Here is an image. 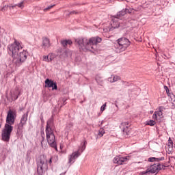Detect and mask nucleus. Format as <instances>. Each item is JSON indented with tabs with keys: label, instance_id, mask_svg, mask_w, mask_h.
<instances>
[{
	"label": "nucleus",
	"instance_id": "obj_8",
	"mask_svg": "<svg viewBox=\"0 0 175 175\" xmlns=\"http://www.w3.org/2000/svg\"><path fill=\"white\" fill-rule=\"evenodd\" d=\"M28 113L29 111H27L26 113H24L21 118L20 123L17 126V133L20 135V133H23V129L24 128V125H26L27 121H28Z\"/></svg>",
	"mask_w": 175,
	"mask_h": 175
},
{
	"label": "nucleus",
	"instance_id": "obj_22",
	"mask_svg": "<svg viewBox=\"0 0 175 175\" xmlns=\"http://www.w3.org/2000/svg\"><path fill=\"white\" fill-rule=\"evenodd\" d=\"M87 147V141H84L83 142V144L82 145V146L79 149V152H83L84 151V150H85V148Z\"/></svg>",
	"mask_w": 175,
	"mask_h": 175
},
{
	"label": "nucleus",
	"instance_id": "obj_37",
	"mask_svg": "<svg viewBox=\"0 0 175 175\" xmlns=\"http://www.w3.org/2000/svg\"><path fill=\"white\" fill-rule=\"evenodd\" d=\"M2 118H0V128L2 126Z\"/></svg>",
	"mask_w": 175,
	"mask_h": 175
},
{
	"label": "nucleus",
	"instance_id": "obj_32",
	"mask_svg": "<svg viewBox=\"0 0 175 175\" xmlns=\"http://www.w3.org/2000/svg\"><path fill=\"white\" fill-rule=\"evenodd\" d=\"M171 108L175 109V99L171 102Z\"/></svg>",
	"mask_w": 175,
	"mask_h": 175
},
{
	"label": "nucleus",
	"instance_id": "obj_36",
	"mask_svg": "<svg viewBox=\"0 0 175 175\" xmlns=\"http://www.w3.org/2000/svg\"><path fill=\"white\" fill-rule=\"evenodd\" d=\"M77 12L76 11H72L70 12V14H76Z\"/></svg>",
	"mask_w": 175,
	"mask_h": 175
},
{
	"label": "nucleus",
	"instance_id": "obj_14",
	"mask_svg": "<svg viewBox=\"0 0 175 175\" xmlns=\"http://www.w3.org/2000/svg\"><path fill=\"white\" fill-rule=\"evenodd\" d=\"M128 13H131V11L128 8L123 9L122 10L118 12L116 16H114L112 18H117V23H118V20H120L121 17H124V16Z\"/></svg>",
	"mask_w": 175,
	"mask_h": 175
},
{
	"label": "nucleus",
	"instance_id": "obj_33",
	"mask_svg": "<svg viewBox=\"0 0 175 175\" xmlns=\"http://www.w3.org/2000/svg\"><path fill=\"white\" fill-rule=\"evenodd\" d=\"M153 120H157L158 118V115L157 114V112H154L153 116H152Z\"/></svg>",
	"mask_w": 175,
	"mask_h": 175
},
{
	"label": "nucleus",
	"instance_id": "obj_1",
	"mask_svg": "<svg viewBox=\"0 0 175 175\" xmlns=\"http://www.w3.org/2000/svg\"><path fill=\"white\" fill-rule=\"evenodd\" d=\"M102 42L100 37L79 38L75 39V43L78 45L80 51H96V44Z\"/></svg>",
	"mask_w": 175,
	"mask_h": 175
},
{
	"label": "nucleus",
	"instance_id": "obj_5",
	"mask_svg": "<svg viewBox=\"0 0 175 175\" xmlns=\"http://www.w3.org/2000/svg\"><path fill=\"white\" fill-rule=\"evenodd\" d=\"M165 166L163 164H161L159 163H156L154 164H152L147 168L146 171L142 172V175H150V174H154V173H158L159 170H162V169H165Z\"/></svg>",
	"mask_w": 175,
	"mask_h": 175
},
{
	"label": "nucleus",
	"instance_id": "obj_16",
	"mask_svg": "<svg viewBox=\"0 0 175 175\" xmlns=\"http://www.w3.org/2000/svg\"><path fill=\"white\" fill-rule=\"evenodd\" d=\"M80 155H81V153L79 152V150L72 152V154H70L69 157L68 163H73L75 162V160L77 159V157H80Z\"/></svg>",
	"mask_w": 175,
	"mask_h": 175
},
{
	"label": "nucleus",
	"instance_id": "obj_26",
	"mask_svg": "<svg viewBox=\"0 0 175 175\" xmlns=\"http://www.w3.org/2000/svg\"><path fill=\"white\" fill-rule=\"evenodd\" d=\"M54 159H58V157H51L49 159V163H50V165H51V163L53 162H57V161L54 160Z\"/></svg>",
	"mask_w": 175,
	"mask_h": 175
},
{
	"label": "nucleus",
	"instance_id": "obj_39",
	"mask_svg": "<svg viewBox=\"0 0 175 175\" xmlns=\"http://www.w3.org/2000/svg\"><path fill=\"white\" fill-rule=\"evenodd\" d=\"M40 120L42 122H43V116H40Z\"/></svg>",
	"mask_w": 175,
	"mask_h": 175
},
{
	"label": "nucleus",
	"instance_id": "obj_9",
	"mask_svg": "<svg viewBox=\"0 0 175 175\" xmlns=\"http://www.w3.org/2000/svg\"><path fill=\"white\" fill-rule=\"evenodd\" d=\"M120 128L122 129L125 137H128V136L131 135V131L132 130V128H131V122L128 121L122 122L120 125Z\"/></svg>",
	"mask_w": 175,
	"mask_h": 175
},
{
	"label": "nucleus",
	"instance_id": "obj_34",
	"mask_svg": "<svg viewBox=\"0 0 175 175\" xmlns=\"http://www.w3.org/2000/svg\"><path fill=\"white\" fill-rule=\"evenodd\" d=\"M54 6H55V5H50L48 8H45L44 10H49V9H52V8H54Z\"/></svg>",
	"mask_w": 175,
	"mask_h": 175
},
{
	"label": "nucleus",
	"instance_id": "obj_25",
	"mask_svg": "<svg viewBox=\"0 0 175 175\" xmlns=\"http://www.w3.org/2000/svg\"><path fill=\"white\" fill-rule=\"evenodd\" d=\"M105 129H103V128L99 129L98 136H100V137H102V136H103V135H105Z\"/></svg>",
	"mask_w": 175,
	"mask_h": 175
},
{
	"label": "nucleus",
	"instance_id": "obj_29",
	"mask_svg": "<svg viewBox=\"0 0 175 175\" xmlns=\"http://www.w3.org/2000/svg\"><path fill=\"white\" fill-rule=\"evenodd\" d=\"M106 105H107V103H105L104 105L101 106L100 111H105V110H106Z\"/></svg>",
	"mask_w": 175,
	"mask_h": 175
},
{
	"label": "nucleus",
	"instance_id": "obj_44",
	"mask_svg": "<svg viewBox=\"0 0 175 175\" xmlns=\"http://www.w3.org/2000/svg\"><path fill=\"white\" fill-rule=\"evenodd\" d=\"M49 59H50V57H49Z\"/></svg>",
	"mask_w": 175,
	"mask_h": 175
},
{
	"label": "nucleus",
	"instance_id": "obj_10",
	"mask_svg": "<svg viewBox=\"0 0 175 175\" xmlns=\"http://www.w3.org/2000/svg\"><path fill=\"white\" fill-rule=\"evenodd\" d=\"M47 160L40 159L37 161V172L38 174L43 173L45 170H47Z\"/></svg>",
	"mask_w": 175,
	"mask_h": 175
},
{
	"label": "nucleus",
	"instance_id": "obj_45",
	"mask_svg": "<svg viewBox=\"0 0 175 175\" xmlns=\"http://www.w3.org/2000/svg\"><path fill=\"white\" fill-rule=\"evenodd\" d=\"M101 81H103V80H101Z\"/></svg>",
	"mask_w": 175,
	"mask_h": 175
},
{
	"label": "nucleus",
	"instance_id": "obj_17",
	"mask_svg": "<svg viewBox=\"0 0 175 175\" xmlns=\"http://www.w3.org/2000/svg\"><path fill=\"white\" fill-rule=\"evenodd\" d=\"M50 46H51V44L50 43V39L48 38H42V47H44V49H49Z\"/></svg>",
	"mask_w": 175,
	"mask_h": 175
},
{
	"label": "nucleus",
	"instance_id": "obj_40",
	"mask_svg": "<svg viewBox=\"0 0 175 175\" xmlns=\"http://www.w3.org/2000/svg\"><path fill=\"white\" fill-rule=\"evenodd\" d=\"M96 80L97 83H99V79H98V77L96 78Z\"/></svg>",
	"mask_w": 175,
	"mask_h": 175
},
{
	"label": "nucleus",
	"instance_id": "obj_38",
	"mask_svg": "<svg viewBox=\"0 0 175 175\" xmlns=\"http://www.w3.org/2000/svg\"><path fill=\"white\" fill-rule=\"evenodd\" d=\"M164 88H165V90L166 91H167V90H169V88H167V86H165Z\"/></svg>",
	"mask_w": 175,
	"mask_h": 175
},
{
	"label": "nucleus",
	"instance_id": "obj_4",
	"mask_svg": "<svg viewBox=\"0 0 175 175\" xmlns=\"http://www.w3.org/2000/svg\"><path fill=\"white\" fill-rule=\"evenodd\" d=\"M20 50H23V46L20 42L15 40L13 44L8 46V54L12 56V58H16V56L18 54Z\"/></svg>",
	"mask_w": 175,
	"mask_h": 175
},
{
	"label": "nucleus",
	"instance_id": "obj_12",
	"mask_svg": "<svg viewBox=\"0 0 175 175\" xmlns=\"http://www.w3.org/2000/svg\"><path fill=\"white\" fill-rule=\"evenodd\" d=\"M121 22H117V18H112L111 21V27H108L107 28H105L103 29L104 32H110L113 31V29H116V28H119Z\"/></svg>",
	"mask_w": 175,
	"mask_h": 175
},
{
	"label": "nucleus",
	"instance_id": "obj_30",
	"mask_svg": "<svg viewBox=\"0 0 175 175\" xmlns=\"http://www.w3.org/2000/svg\"><path fill=\"white\" fill-rule=\"evenodd\" d=\"M44 136H45L44 133L41 134V138H42L41 139V145L42 146L43 145V142H44V139H45Z\"/></svg>",
	"mask_w": 175,
	"mask_h": 175
},
{
	"label": "nucleus",
	"instance_id": "obj_42",
	"mask_svg": "<svg viewBox=\"0 0 175 175\" xmlns=\"http://www.w3.org/2000/svg\"><path fill=\"white\" fill-rule=\"evenodd\" d=\"M18 96H17L15 99H18Z\"/></svg>",
	"mask_w": 175,
	"mask_h": 175
},
{
	"label": "nucleus",
	"instance_id": "obj_6",
	"mask_svg": "<svg viewBox=\"0 0 175 175\" xmlns=\"http://www.w3.org/2000/svg\"><path fill=\"white\" fill-rule=\"evenodd\" d=\"M13 132V126L5 124L4 129L2 131L1 137L3 142H9L10 140V135Z\"/></svg>",
	"mask_w": 175,
	"mask_h": 175
},
{
	"label": "nucleus",
	"instance_id": "obj_24",
	"mask_svg": "<svg viewBox=\"0 0 175 175\" xmlns=\"http://www.w3.org/2000/svg\"><path fill=\"white\" fill-rule=\"evenodd\" d=\"M156 122L155 121L150 120L149 121L146 122V125H150V126H154L155 125Z\"/></svg>",
	"mask_w": 175,
	"mask_h": 175
},
{
	"label": "nucleus",
	"instance_id": "obj_13",
	"mask_svg": "<svg viewBox=\"0 0 175 175\" xmlns=\"http://www.w3.org/2000/svg\"><path fill=\"white\" fill-rule=\"evenodd\" d=\"M126 161H129V156H126V157L116 156L114 157L113 160V163H116L117 165H122L124 162H126Z\"/></svg>",
	"mask_w": 175,
	"mask_h": 175
},
{
	"label": "nucleus",
	"instance_id": "obj_18",
	"mask_svg": "<svg viewBox=\"0 0 175 175\" xmlns=\"http://www.w3.org/2000/svg\"><path fill=\"white\" fill-rule=\"evenodd\" d=\"M148 162H160V161H165V157H150L148 159Z\"/></svg>",
	"mask_w": 175,
	"mask_h": 175
},
{
	"label": "nucleus",
	"instance_id": "obj_3",
	"mask_svg": "<svg viewBox=\"0 0 175 175\" xmlns=\"http://www.w3.org/2000/svg\"><path fill=\"white\" fill-rule=\"evenodd\" d=\"M117 44L115 46L116 53H120L125 51L131 46V41L126 38H120L117 40Z\"/></svg>",
	"mask_w": 175,
	"mask_h": 175
},
{
	"label": "nucleus",
	"instance_id": "obj_31",
	"mask_svg": "<svg viewBox=\"0 0 175 175\" xmlns=\"http://www.w3.org/2000/svg\"><path fill=\"white\" fill-rule=\"evenodd\" d=\"M16 6H18V8H24V3L23 2H21V3H18V4H16Z\"/></svg>",
	"mask_w": 175,
	"mask_h": 175
},
{
	"label": "nucleus",
	"instance_id": "obj_15",
	"mask_svg": "<svg viewBox=\"0 0 175 175\" xmlns=\"http://www.w3.org/2000/svg\"><path fill=\"white\" fill-rule=\"evenodd\" d=\"M46 87L48 88H52V90H57V83L54 81L50 80L49 79L45 80Z\"/></svg>",
	"mask_w": 175,
	"mask_h": 175
},
{
	"label": "nucleus",
	"instance_id": "obj_11",
	"mask_svg": "<svg viewBox=\"0 0 175 175\" xmlns=\"http://www.w3.org/2000/svg\"><path fill=\"white\" fill-rule=\"evenodd\" d=\"M16 120V112L13 111L12 109H10L8 112L7 118H6V123L5 125H12L14 124V121Z\"/></svg>",
	"mask_w": 175,
	"mask_h": 175
},
{
	"label": "nucleus",
	"instance_id": "obj_27",
	"mask_svg": "<svg viewBox=\"0 0 175 175\" xmlns=\"http://www.w3.org/2000/svg\"><path fill=\"white\" fill-rule=\"evenodd\" d=\"M61 44H62L63 47H66V46H68V40H64L61 42Z\"/></svg>",
	"mask_w": 175,
	"mask_h": 175
},
{
	"label": "nucleus",
	"instance_id": "obj_28",
	"mask_svg": "<svg viewBox=\"0 0 175 175\" xmlns=\"http://www.w3.org/2000/svg\"><path fill=\"white\" fill-rule=\"evenodd\" d=\"M170 144L168 145L169 146V151L172 152V150L173 148V142L172 141H170L169 142Z\"/></svg>",
	"mask_w": 175,
	"mask_h": 175
},
{
	"label": "nucleus",
	"instance_id": "obj_41",
	"mask_svg": "<svg viewBox=\"0 0 175 175\" xmlns=\"http://www.w3.org/2000/svg\"><path fill=\"white\" fill-rule=\"evenodd\" d=\"M42 133H44V130L41 131V135H42Z\"/></svg>",
	"mask_w": 175,
	"mask_h": 175
},
{
	"label": "nucleus",
	"instance_id": "obj_23",
	"mask_svg": "<svg viewBox=\"0 0 175 175\" xmlns=\"http://www.w3.org/2000/svg\"><path fill=\"white\" fill-rule=\"evenodd\" d=\"M16 5H13V6H9V5H4L2 8H1V12H6V10H8V8H10V9L12 8V9H14V7Z\"/></svg>",
	"mask_w": 175,
	"mask_h": 175
},
{
	"label": "nucleus",
	"instance_id": "obj_21",
	"mask_svg": "<svg viewBox=\"0 0 175 175\" xmlns=\"http://www.w3.org/2000/svg\"><path fill=\"white\" fill-rule=\"evenodd\" d=\"M43 60L46 62H51V61H53V57H51V55H50L47 56H43Z\"/></svg>",
	"mask_w": 175,
	"mask_h": 175
},
{
	"label": "nucleus",
	"instance_id": "obj_7",
	"mask_svg": "<svg viewBox=\"0 0 175 175\" xmlns=\"http://www.w3.org/2000/svg\"><path fill=\"white\" fill-rule=\"evenodd\" d=\"M27 59V51H23V52L18 53L16 55L15 59H14V64L16 65V66H20L21 64L25 62Z\"/></svg>",
	"mask_w": 175,
	"mask_h": 175
},
{
	"label": "nucleus",
	"instance_id": "obj_2",
	"mask_svg": "<svg viewBox=\"0 0 175 175\" xmlns=\"http://www.w3.org/2000/svg\"><path fill=\"white\" fill-rule=\"evenodd\" d=\"M54 131H55L54 121L51 118L46 122L45 133L49 146L52 147V148L57 150V142H55V135H54Z\"/></svg>",
	"mask_w": 175,
	"mask_h": 175
},
{
	"label": "nucleus",
	"instance_id": "obj_43",
	"mask_svg": "<svg viewBox=\"0 0 175 175\" xmlns=\"http://www.w3.org/2000/svg\"><path fill=\"white\" fill-rule=\"evenodd\" d=\"M64 105H65V101H64Z\"/></svg>",
	"mask_w": 175,
	"mask_h": 175
},
{
	"label": "nucleus",
	"instance_id": "obj_20",
	"mask_svg": "<svg viewBox=\"0 0 175 175\" xmlns=\"http://www.w3.org/2000/svg\"><path fill=\"white\" fill-rule=\"evenodd\" d=\"M162 111H163V107H160L159 111H155L156 114H157L160 118L163 117Z\"/></svg>",
	"mask_w": 175,
	"mask_h": 175
},
{
	"label": "nucleus",
	"instance_id": "obj_19",
	"mask_svg": "<svg viewBox=\"0 0 175 175\" xmlns=\"http://www.w3.org/2000/svg\"><path fill=\"white\" fill-rule=\"evenodd\" d=\"M120 79L118 75H111V77L108 78V81L110 83H116V81H118Z\"/></svg>",
	"mask_w": 175,
	"mask_h": 175
},
{
	"label": "nucleus",
	"instance_id": "obj_35",
	"mask_svg": "<svg viewBox=\"0 0 175 175\" xmlns=\"http://www.w3.org/2000/svg\"><path fill=\"white\" fill-rule=\"evenodd\" d=\"M67 42H68V44H70V45L72 44V40H68Z\"/></svg>",
	"mask_w": 175,
	"mask_h": 175
}]
</instances>
